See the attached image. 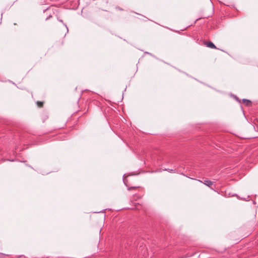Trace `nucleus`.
<instances>
[{"mask_svg":"<svg viewBox=\"0 0 258 258\" xmlns=\"http://www.w3.org/2000/svg\"><path fill=\"white\" fill-rule=\"evenodd\" d=\"M198 181L200 182L203 183L205 185H207L208 187H210L211 185L213 184V182L208 179L205 180L204 182L200 180H198Z\"/></svg>","mask_w":258,"mask_h":258,"instance_id":"f257e3e1","label":"nucleus"},{"mask_svg":"<svg viewBox=\"0 0 258 258\" xmlns=\"http://www.w3.org/2000/svg\"><path fill=\"white\" fill-rule=\"evenodd\" d=\"M206 46H207V47H209L211 48H214V49H216V46L215 45V44H214L213 42H211V41L208 42L206 44Z\"/></svg>","mask_w":258,"mask_h":258,"instance_id":"f03ea898","label":"nucleus"},{"mask_svg":"<svg viewBox=\"0 0 258 258\" xmlns=\"http://www.w3.org/2000/svg\"><path fill=\"white\" fill-rule=\"evenodd\" d=\"M242 102L245 104L246 105L249 106L251 104V101L249 100L243 99Z\"/></svg>","mask_w":258,"mask_h":258,"instance_id":"7ed1b4c3","label":"nucleus"},{"mask_svg":"<svg viewBox=\"0 0 258 258\" xmlns=\"http://www.w3.org/2000/svg\"><path fill=\"white\" fill-rule=\"evenodd\" d=\"M164 170H165V171H168L170 172H175V170H173V169H165Z\"/></svg>","mask_w":258,"mask_h":258,"instance_id":"20e7f679","label":"nucleus"},{"mask_svg":"<svg viewBox=\"0 0 258 258\" xmlns=\"http://www.w3.org/2000/svg\"><path fill=\"white\" fill-rule=\"evenodd\" d=\"M37 104L39 106L41 107L42 106L43 103L42 102H37Z\"/></svg>","mask_w":258,"mask_h":258,"instance_id":"39448f33","label":"nucleus"},{"mask_svg":"<svg viewBox=\"0 0 258 258\" xmlns=\"http://www.w3.org/2000/svg\"><path fill=\"white\" fill-rule=\"evenodd\" d=\"M136 187H135V186H132V187H128V190H131L132 189L135 188Z\"/></svg>","mask_w":258,"mask_h":258,"instance_id":"423d86ee","label":"nucleus"},{"mask_svg":"<svg viewBox=\"0 0 258 258\" xmlns=\"http://www.w3.org/2000/svg\"><path fill=\"white\" fill-rule=\"evenodd\" d=\"M52 16L51 15H49V17H48L47 18H46V20H48L50 18H51Z\"/></svg>","mask_w":258,"mask_h":258,"instance_id":"0eeeda50","label":"nucleus"}]
</instances>
